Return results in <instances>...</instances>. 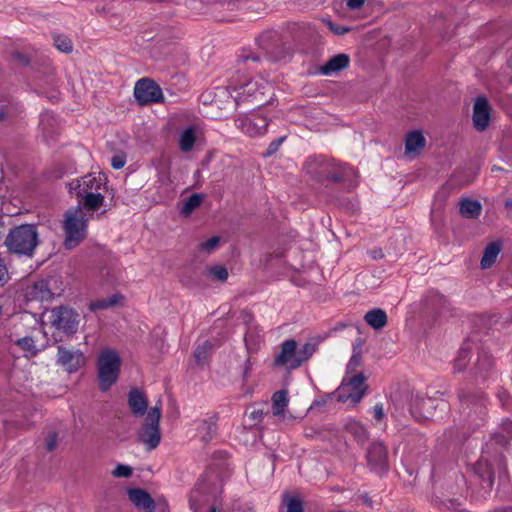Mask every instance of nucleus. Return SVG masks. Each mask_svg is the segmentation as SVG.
I'll use <instances>...</instances> for the list:
<instances>
[{
  "label": "nucleus",
  "instance_id": "f257e3e1",
  "mask_svg": "<svg viewBox=\"0 0 512 512\" xmlns=\"http://www.w3.org/2000/svg\"><path fill=\"white\" fill-rule=\"evenodd\" d=\"M106 181L101 173H89L69 181L66 186L70 195L78 199V205L95 212L105 201Z\"/></svg>",
  "mask_w": 512,
  "mask_h": 512
},
{
  "label": "nucleus",
  "instance_id": "f03ea898",
  "mask_svg": "<svg viewBox=\"0 0 512 512\" xmlns=\"http://www.w3.org/2000/svg\"><path fill=\"white\" fill-rule=\"evenodd\" d=\"M94 211H88L81 205L69 208L63 216L64 246L66 249L77 247L86 237L88 222Z\"/></svg>",
  "mask_w": 512,
  "mask_h": 512
},
{
  "label": "nucleus",
  "instance_id": "7ed1b4c3",
  "mask_svg": "<svg viewBox=\"0 0 512 512\" xmlns=\"http://www.w3.org/2000/svg\"><path fill=\"white\" fill-rule=\"evenodd\" d=\"M5 245L15 254L31 257L38 245L36 226L24 224L11 229L5 239Z\"/></svg>",
  "mask_w": 512,
  "mask_h": 512
},
{
  "label": "nucleus",
  "instance_id": "20e7f679",
  "mask_svg": "<svg viewBox=\"0 0 512 512\" xmlns=\"http://www.w3.org/2000/svg\"><path fill=\"white\" fill-rule=\"evenodd\" d=\"M121 358L119 353L104 348L97 357V376L101 391H108L117 381L120 373Z\"/></svg>",
  "mask_w": 512,
  "mask_h": 512
},
{
  "label": "nucleus",
  "instance_id": "39448f33",
  "mask_svg": "<svg viewBox=\"0 0 512 512\" xmlns=\"http://www.w3.org/2000/svg\"><path fill=\"white\" fill-rule=\"evenodd\" d=\"M316 350L317 344L315 342H307L301 348H298L295 340H286L281 344V350L275 358V364L287 369H296L307 361Z\"/></svg>",
  "mask_w": 512,
  "mask_h": 512
},
{
  "label": "nucleus",
  "instance_id": "423d86ee",
  "mask_svg": "<svg viewBox=\"0 0 512 512\" xmlns=\"http://www.w3.org/2000/svg\"><path fill=\"white\" fill-rule=\"evenodd\" d=\"M161 407V403L159 402L148 410L145 421L137 433L138 440L144 444L149 451L155 449L161 441Z\"/></svg>",
  "mask_w": 512,
  "mask_h": 512
},
{
  "label": "nucleus",
  "instance_id": "0eeeda50",
  "mask_svg": "<svg viewBox=\"0 0 512 512\" xmlns=\"http://www.w3.org/2000/svg\"><path fill=\"white\" fill-rule=\"evenodd\" d=\"M235 79L238 80V91L235 95V106L239 105L240 102L247 101L249 99L256 100L260 104L264 103V95L266 90L271 89V85L264 79H249L246 75L237 74L234 75Z\"/></svg>",
  "mask_w": 512,
  "mask_h": 512
},
{
  "label": "nucleus",
  "instance_id": "6e6552de",
  "mask_svg": "<svg viewBox=\"0 0 512 512\" xmlns=\"http://www.w3.org/2000/svg\"><path fill=\"white\" fill-rule=\"evenodd\" d=\"M133 94L136 102L142 107L163 103L165 100L161 87L147 77L141 78L135 83Z\"/></svg>",
  "mask_w": 512,
  "mask_h": 512
},
{
  "label": "nucleus",
  "instance_id": "1a4fd4ad",
  "mask_svg": "<svg viewBox=\"0 0 512 512\" xmlns=\"http://www.w3.org/2000/svg\"><path fill=\"white\" fill-rule=\"evenodd\" d=\"M48 319L52 327L66 334L75 333L79 324V314L67 307L52 309Z\"/></svg>",
  "mask_w": 512,
  "mask_h": 512
},
{
  "label": "nucleus",
  "instance_id": "9d476101",
  "mask_svg": "<svg viewBox=\"0 0 512 512\" xmlns=\"http://www.w3.org/2000/svg\"><path fill=\"white\" fill-rule=\"evenodd\" d=\"M365 378L362 373H357L350 376L346 374L338 389V398L340 401L351 400L353 403H358L366 391Z\"/></svg>",
  "mask_w": 512,
  "mask_h": 512
},
{
  "label": "nucleus",
  "instance_id": "9b49d317",
  "mask_svg": "<svg viewBox=\"0 0 512 512\" xmlns=\"http://www.w3.org/2000/svg\"><path fill=\"white\" fill-rule=\"evenodd\" d=\"M86 355L77 348L64 345L57 347L56 363L69 374L75 373L86 365Z\"/></svg>",
  "mask_w": 512,
  "mask_h": 512
},
{
  "label": "nucleus",
  "instance_id": "f8f14e48",
  "mask_svg": "<svg viewBox=\"0 0 512 512\" xmlns=\"http://www.w3.org/2000/svg\"><path fill=\"white\" fill-rule=\"evenodd\" d=\"M238 91V80L232 76L227 86H217L211 91L202 94L203 102H210L217 108H222L226 103H235V95Z\"/></svg>",
  "mask_w": 512,
  "mask_h": 512
},
{
  "label": "nucleus",
  "instance_id": "ddd939ff",
  "mask_svg": "<svg viewBox=\"0 0 512 512\" xmlns=\"http://www.w3.org/2000/svg\"><path fill=\"white\" fill-rule=\"evenodd\" d=\"M338 165L334 160H328L324 156H311L305 161L303 168L307 174L314 178L326 177L328 179H343V176L333 173L331 168Z\"/></svg>",
  "mask_w": 512,
  "mask_h": 512
},
{
  "label": "nucleus",
  "instance_id": "4468645a",
  "mask_svg": "<svg viewBox=\"0 0 512 512\" xmlns=\"http://www.w3.org/2000/svg\"><path fill=\"white\" fill-rule=\"evenodd\" d=\"M426 145V139L421 130H412L405 137L404 156L409 160L415 159Z\"/></svg>",
  "mask_w": 512,
  "mask_h": 512
},
{
  "label": "nucleus",
  "instance_id": "2eb2a0df",
  "mask_svg": "<svg viewBox=\"0 0 512 512\" xmlns=\"http://www.w3.org/2000/svg\"><path fill=\"white\" fill-rule=\"evenodd\" d=\"M367 460L375 471H386L388 469L387 450L382 443H373L367 452Z\"/></svg>",
  "mask_w": 512,
  "mask_h": 512
},
{
  "label": "nucleus",
  "instance_id": "dca6fc26",
  "mask_svg": "<svg viewBox=\"0 0 512 512\" xmlns=\"http://www.w3.org/2000/svg\"><path fill=\"white\" fill-rule=\"evenodd\" d=\"M490 120V106L486 97L476 98L473 108V122L475 128H487Z\"/></svg>",
  "mask_w": 512,
  "mask_h": 512
},
{
  "label": "nucleus",
  "instance_id": "f3484780",
  "mask_svg": "<svg viewBox=\"0 0 512 512\" xmlns=\"http://www.w3.org/2000/svg\"><path fill=\"white\" fill-rule=\"evenodd\" d=\"M129 500L135 505L136 508L144 512H153L155 509V502L152 497L143 489L133 488L128 492Z\"/></svg>",
  "mask_w": 512,
  "mask_h": 512
},
{
  "label": "nucleus",
  "instance_id": "a211bd4d",
  "mask_svg": "<svg viewBox=\"0 0 512 512\" xmlns=\"http://www.w3.org/2000/svg\"><path fill=\"white\" fill-rule=\"evenodd\" d=\"M169 128H200V119L188 111H179L170 117Z\"/></svg>",
  "mask_w": 512,
  "mask_h": 512
},
{
  "label": "nucleus",
  "instance_id": "6ab92c4d",
  "mask_svg": "<svg viewBox=\"0 0 512 512\" xmlns=\"http://www.w3.org/2000/svg\"><path fill=\"white\" fill-rule=\"evenodd\" d=\"M128 405L135 416H143L148 407L147 398L139 389L133 388L128 394Z\"/></svg>",
  "mask_w": 512,
  "mask_h": 512
},
{
  "label": "nucleus",
  "instance_id": "aec40b11",
  "mask_svg": "<svg viewBox=\"0 0 512 512\" xmlns=\"http://www.w3.org/2000/svg\"><path fill=\"white\" fill-rule=\"evenodd\" d=\"M350 58L345 53H340L330 58L322 67L321 73L331 75L333 73L344 70L349 66Z\"/></svg>",
  "mask_w": 512,
  "mask_h": 512
},
{
  "label": "nucleus",
  "instance_id": "412c9836",
  "mask_svg": "<svg viewBox=\"0 0 512 512\" xmlns=\"http://www.w3.org/2000/svg\"><path fill=\"white\" fill-rule=\"evenodd\" d=\"M26 296L29 300L48 301L53 293L49 289L47 281H38L27 289Z\"/></svg>",
  "mask_w": 512,
  "mask_h": 512
},
{
  "label": "nucleus",
  "instance_id": "4be33fe9",
  "mask_svg": "<svg viewBox=\"0 0 512 512\" xmlns=\"http://www.w3.org/2000/svg\"><path fill=\"white\" fill-rule=\"evenodd\" d=\"M198 130H183L179 137V147L182 152H189L195 146L203 143V138Z\"/></svg>",
  "mask_w": 512,
  "mask_h": 512
},
{
  "label": "nucleus",
  "instance_id": "5701e85b",
  "mask_svg": "<svg viewBox=\"0 0 512 512\" xmlns=\"http://www.w3.org/2000/svg\"><path fill=\"white\" fill-rule=\"evenodd\" d=\"M208 501L206 487L199 483L191 491L189 495L190 508L194 512H198Z\"/></svg>",
  "mask_w": 512,
  "mask_h": 512
},
{
  "label": "nucleus",
  "instance_id": "b1692460",
  "mask_svg": "<svg viewBox=\"0 0 512 512\" xmlns=\"http://www.w3.org/2000/svg\"><path fill=\"white\" fill-rule=\"evenodd\" d=\"M345 430L351 434L356 441L365 442L368 439V432L365 426L358 420L349 418L344 424Z\"/></svg>",
  "mask_w": 512,
  "mask_h": 512
},
{
  "label": "nucleus",
  "instance_id": "393cba45",
  "mask_svg": "<svg viewBox=\"0 0 512 512\" xmlns=\"http://www.w3.org/2000/svg\"><path fill=\"white\" fill-rule=\"evenodd\" d=\"M500 251H501V242L495 241V242L489 243L486 246L483 256H482V259L480 261L481 268L482 269L490 268L496 261V258L498 257Z\"/></svg>",
  "mask_w": 512,
  "mask_h": 512
},
{
  "label": "nucleus",
  "instance_id": "a878e982",
  "mask_svg": "<svg viewBox=\"0 0 512 512\" xmlns=\"http://www.w3.org/2000/svg\"><path fill=\"white\" fill-rule=\"evenodd\" d=\"M122 301L123 296L119 293H116L106 298L91 301L89 304V309L93 312L98 310H105L120 305Z\"/></svg>",
  "mask_w": 512,
  "mask_h": 512
},
{
  "label": "nucleus",
  "instance_id": "bb28decb",
  "mask_svg": "<svg viewBox=\"0 0 512 512\" xmlns=\"http://www.w3.org/2000/svg\"><path fill=\"white\" fill-rule=\"evenodd\" d=\"M364 319L369 326L376 330L382 329L387 324V314L380 308L368 311L365 314Z\"/></svg>",
  "mask_w": 512,
  "mask_h": 512
},
{
  "label": "nucleus",
  "instance_id": "cd10ccee",
  "mask_svg": "<svg viewBox=\"0 0 512 512\" xmlns=\"http://www.w3.org/2000/svg\"><path fill=\"white\" fill-rule=\"evenodd\" d=\"M197 437L203 442L210 441L216 431L215 422L213 419H203L197 422Z\"/></svg>",
  "mask_w": 512,
  "mask_h": 512
},
{
  "label": "nucleus",
  "instance_id": "c85d7f7f",
  "mask_svg": "<svg viewBox=\"0 0 512 512\" xmlns=\"http://www.w3.org/2000/svg\"><path fill=\"white\" fill-rule=\"evenodd\" d=\"M289 403L288 392L280 390L272 396V413L274 416H283Z\"/></svg>",
  "mask_w": 512,
  "mask_h": 512
},
{
  "label": "nucleus",
  "instance_id": "c756f323",
  "mask_svg": "<svg viewBox=\"0 0 512 512\" xmlns=\"http://www.w3.org/2000/svg\"><path fill=\"white\" fill-rule=\"evenodd\" d=\"M338 167L331 168L333 173H337L340 176H343V179H333L334 181L346 182L349 186H353L356 184L357 173L356 171L348 166L341 163H337Z\"/></svg>",
  "mask_w": 512,
  "mask_h": 512
},
{
  "label": "nucleus",
  "instance_id": "7c9ffc66",
  "mask_svg": "<svg viewBox=\"0 0 512 512\" xmlns=\"http://www.w3.org/2000/svg\"><path fill=\"white\" fill-rule=\"evenodd\" d=\"M459 212L463 217L475 218L481 212V204L476 200L463 199L459 203Z\"/></svg>",
  "mask_w": 512,
  "mask_h": 512
},
{
  "label": "nucleus",
  "instance_id": "2f4dec72",
  "mask_svg": "<svg viewBox=\"0 0 512 512\" xmlns=\"http://www.w3.org/2000/svg\"><path fill=\"white\" fill-rule=\"evenodd\" d=\"M10 341L17 345L18 347H20L25 353V356L33 357L38 353L35 341L30 336H24L22 338L14 339L13 336L11 335Z\"/></svg>",
  "mask_w": 512,
  "mask_h": 512
},
{
  "label": "nucleus",
  "instance_id": "473e14b6",
  "mask_svg": "<svg viewBox=\"0 0 512 512\" xmlns=\"http://www.w3.org/2000/svg\"><path fill=\"white\" fill-rule=\"evenodd\" d=\"M16 112L17 103L11 98L4 99L0 105V124L9 121L15 116Z\"/></svg>",
  "mask_w": 512,
  "mask_h": 512
},
{
  "label": "nucleus",
  "instance_id": "72a5a7b5",
  "mask_svg": "<svg viewBox=\"0 0 512 512\" xmlns=\"http://www.w3.org/2000/svg\"><path fill=\"white\" fill-rule=\"evenodd\" d=\"M212 349H213V344L208 340H204L203 342L198 343V345L194 351V357H195L196 362L199 365H203L206 362V360L208 359Z\"/></svg>",
  "mask_w": 512,
  "mask_h": 512
},
{
  "label": "nucleus",
  "instance_id": "f704fd0d",
  "mask_svg": "<svg viewBox=\"0 0 512 512\" xmlns=\"http://www.w3.org/2000/svg\"><path fill=\"white\" fill-rule=\"evenodd\" d=\"M203 201V195L202 194H193L189 198H187L182 207H181V214L185 217L192 214V212L200 206V204Z\"/></svg>",
  "mask_w": 512,
  "mask_h": 512
},
{
  "label": "nucleus",
  "instance_id": "c9c22d12",
  "mask_svg": "<svg viewBox=\"0 0 512 512\" xmlns=\"http://www.w3.org/2000/svg\"><path fill=\"white\" fill-rule=\"evenodd\" d=\"M53 41H54L55 47L59 51L64 52V53L72 52L73 44H72V41L68 37L62 36V35H56L53 37Z\"/></svg>",
  "mask_w": 512,
  "mask_h": 512
},
{
  "label": "nucleus",
  "instance_id": "e433bc0d",
  "mask_svg": "<svg viewBox=\"0 0 512 512\" xmlns=\"http://www.w3.org/2000/svg\"><path fill=\"white\" fill-rule=\"evenodd\" d=\"M420 408L422 410L421 416L424 418H430L433 416L432 410L435 408V401L431 398H424L420 401Z\"/></svg>",
  "mask_w": 512,
  "mask_h": 512
},
{
  "label": "nucleus",
  "instance_id": "4c0bfd02",
  "mask_svg": "<svg viewBox=\"0 0 512 512\" xmlns=\"http://www.w3.org/2000/svg\"><path fill=\"white\" fill-rule=\"evenodd\" d=\"M132 468L129 465L118 464L111 472L116 478H129L132 475Z\"/></svg>",
  "mask_w": 512,
  "mask_h": 512
},
{
  "label": "nucleus",
  "instance_id": "58836bf2",
  "mask_svg": "<svg viewBox=\"0 0 512 512\" xmlns=\"http://www.w3.org/2000/svg\"><path fill=\"white\" fill-rule=\"evenodd\" d=\"M286 512H303V506L297 497H287L285 499Z\"/></svg>",
  "mask_w": 512,
  "mask_h": 512
},
{
  "label": "nucleus",
  "instance_id": "ea45409f",
  "mask_svg": "<svg viewBox=\"0 0 512 512\" xmlns=\"http://www.w3.org/2000/svg\"><path fill=\"white\" fill-rule=\"evenodd\" d=\"M209 275L217 280L225 281L228 277V271L223 266H214L209 269Z\"/></svg>",
  "mask_w": 512,
  "mask_h": 512
},
{
  "label": "nucleus",
  "instance_id": "a19ab883",
  "mask_svg": "<svg viewBox=\"0 0 512 512\" xmlns=\"http://www.w3.org/2000/svg\"><path fill=\"white\" fill-rule=\"evenodd\" d=\"M220 239L219 237H212L200 244V249L202 251H205L207 253L212 252L219 244Z\"/></svg>",
  "mask_w": 512,
  "mask_h": 512
},
{
  "label": "nucleus",
  "instance_id": "79ce46f5",
  "mask_svg": "<svg viewBox=\"0 0 512 512\" xmlns=\"http://www.w3.org/2000/svg\"><path fill=\"white\" fill-rule=\"evenodd\" d=\"M285 138H286L285 136H282V137L278 138L277 140L272 141L270 143V145L268 146L267 151L264 153V156L267 157V156H271L274 153H276V151L279 149L280 145L284 142Z\"/></svg>",
  "mask_w": 512,
  "mask_h": 512
},
{
  "label": "nucleus",
  "instance_id": "37998d69",
  "mask_svg": "<svg viewBox=\"0 0 512 512\" xmlns=\"http://www.w3.org/2000/svg\"><path fill=\"white\" fill-rule=\"evenodd\" d=\"M126 164V157L124 154H116L111 159V165L114 169H121Z\"/></svg>",
  "mask_w": 512,
  "mask_h": 512
},
{
  "label": "nucleus",
  "instance_id": "c03bdc74",
  "mask_svg": "<svg viewBox=\"0 0 512 512\" xmlns=\"http://www.w3.org/2000/svg\"><path fill=\"white\" fill-rule=\"evenodd\" d=\"M361 364V358L360 356L358 355H353L351 357V359L349 360L348 362V365H347V373L350 374L351 372L354 371L355 368H357L358 366H360Z\"/></svg>",
  "mask_w": 512,
  "mask_h": 512
},
{
  "label": "nucleus",
  "instance_id": "a18cd8bd",
  "mask_svg": "<svg viewBox=\"0 0 512 512\" xmlns=\"http://www.w3.org/2000/svg\"><path fill=\"white\" fill-rule=\"evenodd\" d=\"M57 446V435L56 433H50L46 439V447L48 451H52Z\"/></svg>",
  "mask_w": 512,
  "mask_h": 512
},
{
  "label": "nucleus",
  "instance_id": "49530a36",
  "mask_svg": "<svg viewBox=\"0 0 512 512\" xmlns=\"http://www.w3.org/2000/svg\"><path fill=\"white\" fill-rule=\"evenodd\" d=\"M8 279V270L3 260L0 258V285H3Z\"/></svg>",
  "mask_w": 512,
  "mask_h": 512
},
{
  "label": "nucleus",
  "instance_id": "de8ad7c7",
  "mask_svg": "<svg viewBox=\"0 0 512 512\" xmlns=\"http://www.w3.org/2000/svg\"><path fill=\"white\" fill-rule=\"evenodd\" d=\"M373 416L377 421H380L384 417V409L382 404H377L373 408Z\"/></svg>",
  "mask_w": 512,
  "mask_h": 512
},
{
  "label": "nucleus",
  "instance_id": "09e8293b",
  "mask_svg": "<svg viewBox=\"0 0 512 512\" xmlns=\"http://www.w3.org/2000/svg\"><path fill=\"white\" fill-rule=\"evenodd\" d=\"M365 3V0H347V7L352 10L360 9Z\"/></svg>",
  "mask_w": 512,
  "mask_h": 512
},
{
  "label": "nucleus",
  "instance_id": "8fccbe9b",
  "mask_svg": "<svg viewBox=\"0 0 512 512\" xmlns=\"http://www.w3.org/2000/svg\"><path fill=\"white\" fill-rule=\"evenodd\" d=\"M330 29L337 35H344L347 33L350 29L348 27H335L333 24H329Z\"/></svg>",
  "mask_w": 512,
  "mask_h": 512
},
{
  "label": "nucleus",
  "instance_id": "3c124183",
  "mask_svg": "<svg viewBox=\"0 0 512 512\" xmlns=\"http://www.w3.org/2000/svg\"><path fill=\"white\" fill-rule=\"evenodd\" d=\"M371 255L374 259H381L384 256L381 250H374Z\"/></svg>",
  "mask_w": 512,
  "mask_h": 512
},
{
  "label": "nucleus",
  "instance_id": "603ef678",
  "mask_svg": "<svg viewBox=\"0 0 512 512\" xmlns=\"http://www.w3.org/2000/svg\"><path fill=\"white\" fill-rule=\"evenodd\" d=\"M504 427H505L507 433L512 435V421L505 422Z\"/></svg>",
  "mask_w": 512,
  "mask_h": 512
},
{
  "label": "nucleus",
  "instance_id": "864d4df0",
  "mask_svg": "<svg viewBox=\"0 0 512 512\" xmlns=\"http://www.w3.org/2000/svg\"><path fill=\"white\" fill-rule=\"evenodd\" d=\"M268 126V123L264 122V124L262 126H259L258 124L254 123H249L248 124V128H253V129H256V128H267Z\"/></svg>",
  "mask_w": 512,
  "mask_h": 512
},
{
  "label": "nucleus",
  "instance_id": "5fc2aeb1",
  "mask_svg": "<svg viewBox=\"0 0 512 512\" xmlns=\"http://www.w3.org/2000/svg\"><path fill=\"white\" fill-rule=\"evenodd\" d=\"M49 99L51 101H57L59 99L58 92L57 91H53L52 94L49 96Z\"/></svg>",
  "mask_w": 512,
  "mask_h": 512
},
{
  "label": "nucleus",
  "instance_id": "6e6d98bb",
  "mask_svg": "<svg viewBox=\"0 0 512 512\" xmlns=\"http://www.w3.org/2000/svg\"><path fill=\"white\" fill-rule=\"evenodd\" d=\"M209 512H216V508L215 507H211Z\"/></svg>",
  "mask_w": 512,
  "mask_h": 512
},
{
  "label": "nucleus",
  "instance_id": "4d7b16f0",
  "mask_svg": "<svg viewBox=\"0 0 512 512\" xmlns=\"http://www.w3.org/2000/svg\"><path fill=\"white\" fill-rule=\"evenodd\" d=\"M463 366H465V363L461 364V365L458 367V370H461Z\"/></svg>",
  "mask_w": 512,
  "mask_h": 512
},
{
  "label": "nucleus",
  "instance_id": "13d9d810",
  "mask_svg": "<svg viewBox=\"0 0 512 512\" xmlns=\"http://www.w3.org/2000/svg\"><path fill=\"white\" fill-rule=\"evenodd\" d=\"M251 59H252L253 61H257V60H258V57H251Z\"/></svg>",
  "mask_w": 512,
  "mask_h": 512
},
{
  "label": "nucleus",
  "instance_id": "bf43d9fd",
  "mask_svg": "<svg viewBox=\"0 0 512 512\" xmlns=\"http://www.w3.org/2000/svg\"><path fill=\"white\" fill-rule=\"evenodd\" d=\"M495 170H500V168H496V167L492 168V171H495Z\"/></svg>",
  "mask_w": 512,
  "mask_h": 512
}]
</instances>
